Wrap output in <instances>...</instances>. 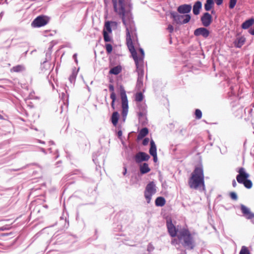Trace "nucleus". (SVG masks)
I'll list each match as a JSON object with an SVG mask.
<instances>
[{
  "label": "nucleus",
  "instance_id": "6ab92c4d",
  "mask_svg": "<svg viewBox=\"0 0 254 254\" xmlns=\"http://www.w3.org/2000/svg\"><path fill=\"white\" fill-rule=\"evenodd\" d=\"M150 148L149 149V153L152 156L154 155L157 154L156 152V146L155 144V142L153 140H152L150 142Z\"/></svg>",
  "mask_w": 254,
  "mask_h": 254
},
{
  "label": "nucleus",
  "instance_id": "7ed1b4c3",
  "mask_svg": "<svg viewBox=\"0 0 254 254\" xmlns=\"http://www.w3.org/2000/svg\"><path fill=\"white\" fill-rule=\"evenodd\" d=\"M188 184L191 189L200 190H205L203 171L201 167L195 168L189 180Z\"/></svg>",
  "mask_w": 254,
  "mask_h": 254
},
{
  "label": "nucleus",
  "instance_id": "f8f14e48",
  "mask_svg": "<svg viewBox=\"0 0 254 254\" xmlns=\"http://www.w3.org/2000/svg\"><path fill=\"white\" fill-rule=\"evenodd\" d=\"M209 34V31L207 29L202 27L196 29L194 32V34L195 36H202L205 38L208 37Z\"/></svg>",
  "mask_w": 254,
  "mask_h": 254
},
{
  "label": "nucleus",
  "instance_id": "58836bf2",
  "mask_svg": "<svg viewBox=\"0 0 254 254\" xmlns=\"http://www.w3.org/2000/svg\"><path fill=\"white\" fill-rule=\"evenodd\" d=\"M249 33L251 35H254V27L253 28H251V29H250Z\"/></svg>",
  "mask_w": 254,
  "mask_h": 254
},
{
  "label": "nucleus",
  "instance_id": "aec40b11",
  "mask_svg": "<svg viewBox=\"0 0 254 254\" xmlns=\"http://www.w3.org/2000/svg\"><path fill=\"white\" fill-rule=\"evenodd\" d=\"M166 200L163 197H158L155 200V204L157 206H162L165 204Z\"/></svg>",
  "mask_w": 254,
  "mask_h": 254
},
{
  "label": "nucleus",
  "instance_id": "0eeeda50",
  "mask_svg": "<svg viewBox=\"0 0 254 254\" xmlns=\"http://www.w3.org/2000/svg\"><path fill=\"white\" fill-rule=\"evenodd\" d=\"M171 17L177 24H185L188 23L190 19V16L189 14L180 15L176 12L171 13Z\"/></svg>",
  "mask_w": 254,
  "mask_h": 254
},
{
  "label": "nucleus",
  "instance_id": "79ce46f5",
  "mask_svg": "<svg viewBox=\"0 0 254 254\" xmlns=\"http://www.w3.org/2000/svg\"><path fill=\"white\" fill-rule=\"evenodd\" d=\"M232 185L234 187H235L237 185L236 182L234 180L232 182Z\"/></svg>",
  "mask_w": 254,
  "mask_h": 254
},
{
  "label": "nucleus",
  "instance_id": "412c9836",
  "mask_svg": "<svg viewBox=\"0 0 254 254\" xmlns=\"http://www.w3.org/2000/svg\"><path fill=\"white\" fill-rule=\"evenodd\" d=\"M150 171V168L148 167V165L147 163H144L143 165L140 166V171L141 174H145L149 172Z\"/></svg>",
  "mask_w": 254,
  "mask_h": 254
},
{
  "label": "nucleus",
  "instance_id": "e433bc0d",
  "mask_svg": "<svg viewBox=\"0 0 254 254\" xmlns=\"http://www.w3.org/2000/svg\"><path fill=\"white\" fill-rule=\"evenodd\" d=\"M109 90L112 92V93H114V87L113 85L110 84L109 86Z\"/></svg>",
  "mask_w": 254,
  "mask_h": 254
},
{
  "label": "nucleus",
  "instance_id": "cd10ccee",
  "mask_svg": "<svg viewBox=\"0 0 254 254\" xmlns=\"http://www.w3.org/2000/svg\"><path fill=\"white\" fill-rule=\"evenodd\" d=\"M110 98L112 100L111 103V106L113 109H115V102L116 99V94L115 93H112L110 95Z\"/></svg>",
  "mask_w": 254,
  "mask_h": 254
},
{
  "label": "nucleus",
  "instance_id": "c756f323",
  "mask_svg": "<svg viewBox=\"0 0 254 254\" xmlns=\"http://www.w3.org/2000/svg\"><path fill=\"white\" fill-rule=\"evenodd\" d=\"M105 47L107 53L110 54L113 50L112 46L110 44H106Z\"/></svg>",
  "mask_w": 254,
  "mask_h": 254
},
{
  "label": "nucleus",
  "instance_id": "f03ea898",
  "mask_svg": "<svg viewBox=\"0 0 254 254\" xmlns=\"http://www.w3.org/2000/svg\"><path fill=\"white\" fill-rule=\"evenodd\" d=\"M167 226L169 234L171 237L176 236L178 239L174 238L172 241V244L176 245L181 241H183V246L188 249H192L194 247V242L190 232L185 229L180 231L176 229L175 226L172 224L171 220L167 221Z\"/></svg>",
  "mask_w": 254,
  "mask_h": 254
},
{
  "label": "nucleus",
  "instance_id": "c85d7f7f",
  "mask_svg": "<svg viewBox=\"0 0 254 254\" xmlns=\"http://www.w3.org/2000/svg\"><path fill=\"white\" fill-rule=\"evenodd\" d=\"M143 96L141 92L137 93L135 95V100L137 102H140L143 100Z\"/></svg>",
  "mask_w": 254,
  "mask_h": 254
},
{
  "label": "nucleus",
  "instance_id": "dca6fc26",
  "mask_svg": "<svg viewBox=\"0 0 254 254\" xmlns=\"http://www.w3.org/2000/svg\"><path fill=\"white\" fill-rule=\"evenodd\" d=\"M254 23V19L253 18H251L248 19L245 21L242 25V28L244 29H247L249 28L250 26L253 25Z\"/></svg>",
  "mask_w": 254,
  "mask_h": 254
},
{
  "label": "nucleus",
  "instance_id": "ddd939ff",
  "mask_svg": "<svg viewBox=\"0 0 254 254\" xmlns=\"http://www.w3.org/2000/svg\"><path fill=\"white\" fill-rule=\"evenodd\" d=\"M191 6L190 4H183L178 7V11L180 13H188L190 12Z\"/></svg>",
  "mask_w": 254,
  "mask_h": 254
},
{
  "label": "nucleus",
  "instance_id": "4468645a",
  "mask_svg": "<svg viewBox=\"0 0 254 254\" xmlns=\"http://www.w3.org/2000/svg\"><path fill=\"white\" fill-rule=\"evenodd\" d=\"M246 39L244 37L241 36L237 38L234 42L235 46L237 48H241L244 44Z\"/></svg>",
  "mask_w": 254,
  "mask_h": 254
},
{
  "label": "nucleus",
  "instance_id": "473e14b6",
  "mask_svg": "<svg viewBox=\"0 0 254 254\" xmlns=\"http://www.w3.org/2000/svg\"><path fill=\"white\" fill-rule=\"evenodd\" d=\"M230 196L232 199L236 200L237 199V195L236 193L232 192L230 193Z\"/></svg>",
  "mask_w": 254,
  "mask_h": 254
},
{
  "label": "nucleus",
  "instance_id": "7c9ffc66",
  "mask_svg": "<svg viewBox=\"0 0 254 254\" xmlns=\"http://www.w3.org/2000/svg\"><path fill=\"white\" fill-rule=\"evenodd\" d=\"M195 115L196 116V118L198 119H200L202 117V113L201 111L199 109H196L195 110Z\"/></svg>",
  "mask_w": 254,
  "mask_h": 254
},
{
  "label": "nucleus",
  "instance_id": "9b49d317",
  "mask_svg": "<svg viewBox=\"0 0 254 254\" xmlns=\"http://www.w3.org/2000/svg\"><path fill=\"white\" fill-rule=\"evenodd\" d=\"M201 20L203 25L207 27L212 22V16L209 13L206 12L202 16Z\"/></svg>",
  "mask_w": 254,
  "mask_h": 254
},
{
  "label": "nucleus",
  "instance_id": "ea45409f",
  "mask_svg": "<svg viewBox=\"0 0 254 254\" xmlns=\"http://www.w3.org/2000/svg\"><path fill=\"white\" fill-rule=\"evenodd\" d=\"M152 156L153 157V160L155 162H156L157 161V154L156 155H152Z\"/></svg>",
  "mask_w": 254,
  "mask_h": 254
},
{
  "label": "nucleus",
  "instance_id": "393cba45",
  "mask_svg": "<svg viewBox=\"0 0 254 254\" xmlns=\"http://www.w3.org/2000/svg\"><path fill=\"white\" fill-rule=\"evenodd\" d=\"M24 69V66L21 65H18L17 66H14L11 69L12 71L14 72H20L23 70Z\"/></svg>",
  "mask_w": 254,
  "mask_h": 254
},
{
  "label": "nucleus",
  "instance_id": "37998d69",
  "mask_svg": "<svg viewBox=\"0 0 254 254\" xmlns=\"http://www.w3.org/2000/svg\"><path fill=\"white\" fill-rule=\"evenodd\" d=\"M73 58L74 59L75 61L77 63V54H74Z\"/></svg>",
  "mask_w": 254,
  "mask_h": 254
},
{
  "label": "nucleus",
  "instance_id": "20e7f679",
  "mask_svg": "<svg viewBox=\"0 0 254 254\" xmlns=\"http://www.w3.org/2000/svg\"><path fill=\"white\" fill-rule=\"evenodd\" d=\"M239 174L237 176L236 179L239 183L243 184L248 189L252 187V182L248 180L250 175L247 173L244 168H241L238 171Z\"/></svg>",
  "mask_w": 254,
  "mask_h": 254
},
{
  "label": "nucleus",
  "instance_id": "4be33fe9",
  "mask_svg": "<svg viewBox=\"0 0 254 254\" xmlns=\"http://www.w3.org/2000/svg\"><path fill=\"white\" fill-rule=\"evenodd\" d=\"M119 118V113L117 112H115L113 113L112 116V122L114 126H116L118 123Z\"/></svg>",
  "mask_w": 254,
  "mask_h": 254
},
{
  "label": "nucleus",
  "instance_id": "4c0bfd02",
  "mask_svg": "<svg viewBox=\"0 0 254 254\" xmlns=\"http://www.w3.org/2000/svg\"><path fill=\"white\" fill-rule=\"evenodd\" d=\"M216 4L218 5L221 4L223 2V0H214Z\"/></svg>",
  "mask_w": 254,
  "mask_h": 254
},
{
  "label": "nucleus",
  "instance_id": "423d86ee",
  "mask_svg": "<svg viewBox=\"0 0 254 254\" xmlns=\"http://www.w3.org/2000/svg\"><path fill=\"white\" fill-rule=\"evenodd\" d=\"M156 192V186L154 182H150L147 185L144 191V196L148 203L151 201L152 196Z\"/></svg>",
  "mask_w": 254,
  "mask_h": 254
},
{
  "label": "nucleus",
  "instance_id": "a211bd4d",
  "mask_svg": "<svg viewBox=\"0 0 254 254\" xmlns=\"http://www.w3.org/2000/svg\"><path fill=\"white\" fill-rule=\"evenodd\" d=\"M148 133V130L147 128L144 127L142 129H141L137 136V139H141L143 138L144 136H145Z\"/></svg>",
  "mask_w": 254,
  "mask_h": 254
},
{
  "label": "nucleus",
  "instance_id": "c9c22d12",
  "mask_svg": "<svg viewBox=\"0 0 254 254\" xmlns=\"http://www.w3.org/2000/svg\"><path fill=\"white\" fill-rule=\"evenodd\" d=\"M112 27H117L118 23L116 21H110Z\"/></svg>",
  "mask_w": 254,
  "mask_h": 254
},
{
  "label": "nucleus",
  "instance_id": "bb28decb",
  "mask_svg": "<svg viewBox=\"0 0 254 254\" xmlns=\"http://www.w3.org/2000/svg\"><path fill=\"white\" fill-rule=\"evenodd\" d=\"M103 36H104V39L105 41L109 42L111 40V38L110 36H109V34L105 30H103Z\"/></svg>",
  "mask_w": 254,
  "mask_h": 254
},
{
  "label": "nucleus",
  "instance_id": "c03bdc74",
  "mask_svg": "<svg viewBox=\"0 0 254 254\" xmlns=\"http://www.w3.org/2000/svg\"><path fill=\"white\" fill-rule=\"evenodd\" d=\"M76 74L73 73V79L74 80L75 78Z\"/></svg>",
  "mask_w": 254,
  "mask_h": 254
},
{
  "label": "nucleus",
  "instance_id": "f3484780",
  "mask_svg": "<svg viewBox=\"0 0 254 254\" xmlns=\"http://www.w3.org/2000/svg\"><path fill=\"white\" fill-rule=\"evenodd\" d=\"M122 71V67L120 65H118L112 68L110 71L109 73L114 75H117L120 73Z\"/></svg>",
  "mask_w": 254,
  "mask_h": 254
},
{
  "label": "nucleus",
  "instance_id": "72a5a7b5",
  "mask_svg": "<svg viewBox=\"0 0 254 254\" xmlns=\"http://www.w3.org/2000/svg\"><path fill=\"white\" fill-rule=\"evenodd\" d=\"M167 30L169 31V32L172 33L174 31V27L171 25H169L167 28Z\"/></svg>",
  "mask_w": 254,
  "mask_h": 254
},
{
  "label": "nucleus",
  "instance_id": "9d476101",
  "mask_svg": "<svg viewBox=\"0 0 254 254\" xmlns=\"http://www.w3.org/2000/svg\"><path fill=\"white\" fill-rule=\"evenodd\" d=\"M241 210L243 214L248 219H251L252 223L254 224V214L251 212L249 208L244 205L241 206Z\"/></svg>",
  "mask_w": 254,
  "mask_h": 254
},
{
  "label": "nucleus",
  "instance_id": "a878e982",
  "mask_svg": "<svg viewBox=\"0 0 254 254\" xmlns=\"http://www.w3.org/2000/svg\"><path fill=\"white\" fill-rule=\"evenodd\" d=\"M240 254H251L250 252L247 247L246 246H242L241 250L240 252Z\"/></svg>",
  "mask_w": 254,
  "mask_h": 254
},
{
  "label": "nucleus",
  "instance_id": "1a4fd4ad",
  "mask_svg": "<svg viewBox=\"0 0 254 254\" xmlns=\"http://www.w3.org/2000/svg\"><path fill=\"white\" fill-rule=\"evenodd\" d=\"M149 158L150 156L149 155L143 152H139L137 153L134 156V160L137 163L147 161Z\"/></svg>",
  "mask_w": 254,
  "mask_h": 254
},
{
  "label": "nucleus",
  "instance_id": "2eb2a0df",
  "mask_svg": "<svg viewBox=\"0 0 254 254\" xmlns=\"http://www.w3.org/2000/svg\"><path fill=\"white\" fill-rule=\"evenodd\" d=\"M202 7V3L200 1H197L195 2L193 6V13L195 15H198L199 13L200 9Z\"/></svg>",
  "mask_w": 254,
  "mask_h": 254
},
{
  "label": "nucleus",
  "instance_id": "6e6552de",
  "mask_svg": "<svg viewBox=\"0 0 254 254\" xmlns=\"http://www.w3.org/2000/svg\"><path fill=\"white\" fill-rule=\"evenodd\" d=\"M49 20L47 16L41 15L36 18L31 25L34 27H40L46 25Z\"/></svg>",
  "mask_w": 254,
  "mask_h": 254
},
{
  "label": "nucleus",
  "instance_id": "39448f33",
  "mask_svg": "<svg viewBox=\"0 0 254 254\" xmlns=\"http://www.w3.org/2000/svg\"><path fill=\"white\" fill-rule=\"evenodd\" d=\"M120 95L122 100V107L123 109L122 114L124 118V120H125L127 113H128V100L126 92L124 88L121 87L120 88Z\"/></svg>",
  "mask_w": 254,
  "mask_h": 254
},
{
  "label": "nucleus",
  "instance_id": "f704fd0d",
  "mask_svg": "<svg viewBox=\"0 0 254 254\" xmlns=\"http://www.w3.org/2000/svg\"><path fill=\"white\" fill-rule=\"evenodd\" d=\"M149 141V138H145V139H144V140H143V142H142V143H143V144L144 145H146L148 143Z\"/></svg>",
  "mask_w": 254,
  "mask_h": 254
},
{
  "label": "nucleus",
  "instance_id": "a19ab883",
  "mask_svg": "<svg viewBox=\"0 0 254 254\" xmlns=\"http://www.w3.org/2000/svg\"><path fill=\"white\" fill-rule=\"evenodd\" d=\"M122 131L121 130H119L118 132V135L119 136V137H121L122 136Z\"/></svg>",
  "mask_w": 254,
  "mask_h": 254
},
{
  "label": "nucleus",
  "instance_id": "b1692460",
  "mask_svg": "<svg viewBox=\"0 0 254 254\" xmlns=\"http://www.w3.org/2000/svg\"><path fill=\"white\" fill-rule=\"evenodd\" d=\"M112 26L110 21H106L105 23L104 29L108 33L112 32Z\"/></svg>",
  "mask_w": 254,
  "mask_h": 254
},
{
  "label": "nucleus",
  "instance_id": "a18cd8bd",
  "mask_svg": "<svg viewBox=\"0 0 254 254\" xmlns=\"http://www.w3.org/2000/svg\"><path fill=\"white\" fill-rule=\"evenodd\" d=\"M126 173H127V169L125 168V171L124 172V175H125L126 174Z\"/></svg>",
  "mask_w": 254,
  "mask_h": 254
},
{
  "label": "nucleus",
  "instance_id": "5701e85b",
  "mask_svg": "<svg viewBox=\"0 0 254 254\" xmlns=\"http://www.w3.org/2000/svg\"><path fill=\"white\" fill-rule=\"evenodd\" d=\"M214 5L213 0H207L204 4V8L206 11L210 10Z\"/></svg>",
  "mask_w": 254,
  "mask_h": 254
},
{
  "label": "nucleus",
  "instance_id": "2f4dec72",
  "mask_svg": "<svg viewBox=\"0 0 254 254\" xmlns=\"http://www.w3.org/2000/svg\"><path fill=\"white\" fill-rule=\"evenodd\" d=\"M237 0H230L229 2V7L231 9H232L235 6Z\"/></svg>",
  "mask_w": 254,
  "mask_h": 254
},
{
  "label": "nucleus",
  "instance_id": "f257e3e1",
  "mask_svg": "<svg viewBox=\"0 0 254 254\" xmlns=\"http://www.w3.org/2000/svg\"><path fill=\"white\" fill-rule=\"evenodd\" d=\"M112 1L114 12L122 18L126 26L127 44L135 63L139 76L138 83L142 84L141 79L143 76V70L141 65L144 57V53L143 49L140 48L137 53L132 44L131 38L136 36V33L131 13L130 0H112Z\"/></svg>",
  "mask_w": 254,
  "mask_h": 254
}]
</instances>
